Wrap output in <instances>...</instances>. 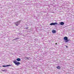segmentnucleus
Masks as SVG:
<instances>
[{
  "label": "nucleus",
  "mask_w": 74,
  "mask_h": 74,
  "mask_svg": "<svg viewBox=\"0 0 74 74\" xmlns=\"http://www.w3.org/2000/svg\"><path fill=\"white\" fill-rule=\"evenodd\" d=\"M66 48H67V47H68L67 46H66Z\"/></svg>",
  "instance_id": "13"
},
{
  "label": "nucleus",
  "mask_w": 74,
  "mask_h": 74,
  "mask_svg": "<svg viewBox=\"0 0 74 74\" xmlns=\"http://www.w3.org/2000/svg\"><path fill=\"white\" fill-rule=\"evenodd\" d=\"M18 39H19V38H15L14 39V40H18Z\"/></svg>",
  "instance_id": "10"
},
{
  "label": "nucleus",
  "mask_w": 74,
  "mask_h": 74,
  "mask_svg": "<svg viewBox=\"0 0 74 74\" xmlns=\"http://www.w3.org/2000/svg\"><path fill=\"white\" fill-rule=\"evenodd\" d=\"M58 25V23H57L56 22H55V23H51L50 25Z\"/></svg>",
  "instance_id": "4"
},
{
  "label": "nucleus",
  "mask_w": 74,
  "mask_h": 74,
  "mask_svg": "<svg viewBox=\"0 0 74 74\" xmlns=\"http://www.w3.org/2000/svg\"><path fill=\"white\" fill-rule=\"evenodd\" d=\"M64 40H66L65 41L66 42H69V40H68V38H67V36H65L64 37Z\"/></svg>",
  "instance_id": "3"
},
{
  "label": "nucleus",
  "mask_w": 74,
  "mask_h": 74,
  "mask_svg": "<svg viewBox=\"0 0 74 74\" xmlns=\"http://www.w3.org/2000/svg\"><path fill=\"white\" fill-rule=\"evenodd\" d=\"M25 29H29V27H28L27 28H25Z\"/></svg>",
  "instance_id": "12"
},
{
  "label": "nucleus",
  "mask_w": 74,
  "mask_h": 74,
  "mask_svg": "<svg viewBox=\"0 0 74 74\" xmlns=\"http://www.w3.org/2000/svg\"><path fill=\"white\" fill-rule=\"evenodd\" d=\"M55 44L57 45V43H56Z\"/></svg>",
  "instance_id": "15"
},
{
  "label": "nucleus",
  "mask_w": 74,
  "mask_h": 74,
  "mask_svg": "<svg viewBox=\"0 0 74 74\" xmlns=\"http://www.w3.org/2000/svg\"><path fill=\"white\" fill-rule=\"evenodd\" d=\"M11 65H7V66H4V65H3V67H7L8 66H11Z\"/></svg>",
  "instance_id": "9"
},
{
  "label": "nucleus",
  "mask_w": 74,
  "mask_h": 74,
  "mask_svg": "<svg viewBox=\"0 0 74 74\" xmlns=\"http://www.w3.org/2000/svg\"><path fill=\"white\" fill-rule=\"evenodd\" d=\"M26 59H29V58L27 57L26 58Z\"/></svg>",
  "instance_id": "11"
},
{
  "label": "nucleus",
  "mask_w": 74,
  "mask_h": 74,
  "mask_svg": "<svg viewBox=\"0 0 74 74\" xmlns=\"http://www.w3.org/2000/svg\"><path fill=\"white\" fill-rule=\"evenodd\" d=\"M16 60L17 61H18V62H19L20 61H21V59L19 58H18Z\"/></svg>",
  "instance_id": "7"
},
{
  "label": "nucleus",
  "mask_w": 74,
  "mask_h": 74,
  "mask_svg": "<svg viewBox=\"0 0 74 74\" xmlns=\"http://www.w3.org/2000/svg\"><path fill=\"white\" fill-rule=\"evenodd\" d=\"M13 63L14 64H15V65H16L17 66H19V64H20V62H18L16 61H14Z\"/></svg>",
  "instance_id": "2"
},
{
  "label": "nucleus",
  "mask_w": 74,
  "mask_h": 74,
  "mask_svg": "<svg viewBox=\"0 0 74 74\" xmlns=\"http://www.w3.org/2000/svg\"><path fill=\"white\" fill-rule=\"evenodd\" d=\"M60 24L61 25H63L64 24V23L63 22H61Z\"/></svg>",
  "instance_id": "8"
},
{
  "label": "nucleus",
  "mask_w": 74,
  "mask_h": 74,
  "mask_svg": "<svg viewBox=\"0 0 74 74\" xmlns=\"http://www.w3.org/2000/svg\"><path fill=\"white\" fill-rule=\"evenodd\" d=\"M56 67L58 69H61V67L59 66H56Z\"/></svg>",
  "instance_id": "5"
},
{
  "label": "nucleus",
  "mask_w": 74,
  "mask_h": 74,
  "mask_svg": "<svg viewBox=\"0 0 74 74\" xmlns=\"http://www.w3.org/2000/svg\"><path fill=\"white\" fill-rule=\"evenodd\" d=\"M21 23V21H16V22L14 23V24L16 26H19L20 24Z\"/></svg>",
  "instance_id": "1"
},
{
  "label": "nucleus",
  "mask_w": 74,
  "mask_h": 74,
  "mask_svg": "<svg viewBox=\"0 0 74 74\" xmlns=\"http://www.w3.org/2000/svg\"><path fill=\"white\" fill-rule=\"evenodd\" d=\"M52 32L53 33H56V31L55 30H53L52 31Z\"/></svg>",
  "instance_id": "6"
},
{
  "label": "nucleus",
  "mask_w": 74,
  "mask_h": 74,
  "mask_svg": "<svg viewBox=\"0 0 74 74\" xmlns=\"http://www.w3.org/2000/svg\"><path fill=\"white\" fill-rule=\"evenodd\" d=\"M5 70H3V71H5Z\"/></svg>",
  "instance_id": "14"
}]
</instances>
